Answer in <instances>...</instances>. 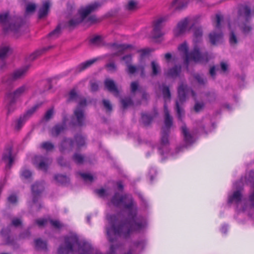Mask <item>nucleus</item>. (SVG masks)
<instances>
[{
  "label": "nucleus",
  "mask_w": 254,
  "mask_h": 254,
  "mask_svg": "<svg viewBox=\"0 0 254 254\" xmlns=\"http://www.w3.org/2000/svg\"><path fill=\"white\" fill-rule=\"evenodd\" d=\"M28 89L27 85H23L13 92L7 93L6 97L10 99L11 102L16 103L17 100L28 90Z\"/></svg>",
  "instance_id": "obj_12"
},
{
  "label": "nucleus",
  "mask_w": 254,
  "mask_h": 254,
  "mask_svg": "<svg viewBox=\"0 0 254 254\" xmlns=\"http://www.w3.org/2000/svg\"><path fill=\"white\" fill-rule=\"evenodd\" d=\"M98 85L97 83L96 82H91L90 83V88H91V90L92 91V92H95V91H97L98 89Z\"/></svg>",
  "instance_id": "obj_63"
},
{
  "label": "nucleus",
  "mask_w": 254,
  "mask_h": 254,
  "mask_svg": "<svg viewBox=\"0 0 254 254\" xmlns=\"http://www.w3.org/2000/svg\"><path fill=\"white\" fill-rule=\"evenodd\" d=\"M61 33V28L58 25L56 29L49 34V37L52 39H55L58 37Z\"/></svg>",
  "instance_id": "obj_41"
},
{
  "label": "nucleus",
  "mask_w": 254,
  "mask_h": 254,
  "mask_svg": "<svg viewBox=\"0 0 254 254\" xmlns=\"http://www.w3.org/2000/svg\"><path fill=\"white\" fill-rule=\"evenodd\" d=\"M72 159L77 164H81L83 163L84 157L78 153H75L72 156Z\"/></svg>",
  "instance_id": "obj_42"
},
{
  "label": "nucleus",
  "mask_w": 254,
  "mask_h": 254,
  "mask_svg": "<svg viewBox=\"0 0 254 254\" xmlns=\"http://www.w3.org/2000/svg\"><path fill=\"white\" fill-rule=\"evenodd\" d=\"M50 3L49 1L43 2L42 6L38 11L39 18L41 19L47 16L50 10Z\"/></svg>",
  "instance_id": "obj_22"
},
{
  "label": "nucleus",
  "mask_w": 254,
  "mask_h": 254,
  "mask_svg": "<svg viewBox=\"0 0 254 254\" xmlns=\"http://www.w3.org/2000/svg\"><path fill=\"white\" fill-rule=\"evenodd\" d=\"M64 245H61L58 250V254H73L75 247H80V243L76 235L71 234L64 237Z\"/></svg>",
  "instance_id": "obj_5"
},
{
  "label": "nucleus",
  "mask_w": 254,
  "mask_h": 254,
  "mask_svg": "<svg viewBox=\"0 0 254 254\" xmlns=\"http://www.w3.org/2000/svg\"><path fill=\"white\" fill-rule=\"evenodd\" d=\"M37 7L35 3L29 2L26 4L25 7V13L26 14H30L33 13Z\"/></svg>",
  "instance_id": "obj_37"
},
{
  "label": "nucleus",
  "mask_w": 254,
  "mask_h": 254,
  "mask_svg": "<svg viewBox=\"0 0 254 254\" xmlns=\"http://www.w3.org/2000/svg\"><path fill=\"white\" fill-rule=\"evenodd\" d=\"M157 115V113L155 112L153 115L147 113H142L141 114V121L145 127H147L150 125L153 119Z\"/></svg>",
  "instance_id": "obj_23"
},
{
  "label": "nucleus",
  "mask_w": 254,
  "mask_h": 254,
  "mask_svg": "<svg viewBox=\"0 0 254 254\" xmlns=\"http://www.w3.org/2000/svg\"><path fill=\"white\" fill-rule=\"evenodd\" d=\"M54 114V109L53 108H51L49 109L45 113V116L44 117V119L47 121L50 120Z\"/></svg>",
  "instance_id": "obj_51"
},
{
  "label": "nucleus",
  "mask_w": 254,
  "mask_h": 254,
  "mask_svg": "<svg viewBox=\"0 0 254 254\" xmlns=\"http://www.w3.org/2000/svg\"><path fill=\"white\" fill-rule=\"evenodd\" d=\"M194 77L199 84L203 85L206 83V80L203 79L199 74H196Z\"/></svg>",
  "instance_id": "obj_56"
},
{
  "label": "nucleus",
  "mask_w": 254,
  "mask_h": 254,
  "mask_svg": "<svg viewBox=\"0 0 254 254\" xmlns=\"http://www.w3.org/2000/svg\"><path fill=\"white\" fill-rule=\"evenodd\" d=\"M50 222L52 226L56 229H60L64 227V225L58 220L50 219Z\"/></svg>",
  "instance_id": "obj_47"
},
{
  "label": "nucleus",
  "mask_w": 254,
  "mask_h": 254,
  "mask_svg": "<svg viewBox=\"0 0 254 254\" xmlns=\"http://www.w3.org/2000/svg\"><path fill=\"white\" fill-rule=\"evenodd\" d=\"M35 248L36 250L47 251V243L43 241L41 239L38 238L34 240Z\"/></svg>",
  "instance_id": "obj_28"
},
{
  "label": "nucleus",
  "mask_w": 254,
  "mask_h": 254,
  "mask_svg": "<svg viewBox=\"0 0 254 254\" xmlns=\"http://www.w3.org/2000/svg\"><path fill=\"white\" fill-rule=\"evenodd\" d=\"M164 111L165 114L164 124L165 126L162 128H165L166 130H169L170 131V128L173 125V119L170 116L169 111L168 109L167 104L164 105Z\"/></svg>",
  "instance_id": "obj_19"
},
{
  "label": "nucleus",
  "mask_w": 254,
  "mask_h": 254,
  "mask_svg": "<svg viewBox=\"0 0 254 254\" xmlns=\"http://www.w3.org/2000/svg\"><path fill=\"white\" fill-rule=\"evenodd\" d=\"M194 18L191 17H185L180 20L173 30L174 34L179 37L189 32L194 26Z\"/></svg>",
  "instance_id": "obj_9"
},
{
  "label": "nucleus",
  "mask_w": 254,
  "mask_h": 254,
  "mask_svg": "<svg viewBox=\"0 0 254 254\" xmlns=\"http://www.w3.org/2000/svg\"><path fill=\"white\" fill-rule=\"evenodd\" d=\"M138 83L137 81L132 82L130 84V89L132 93H134L138 89Z\"/></svg>",
  "instance_id": "obj_58"
},
{
  "label": "nucleus",
  "mask_w": 254,
  "mask_h": 254,
  "mask_svg": "<svg viewBox=\"0 0 254 254\" xmlns=\"http://www.w3.org/2000/svg\"><path fill=\"white\" fill-rule=\"evenodd\" d=\"M241 29L245 34H248L252 30L251 26L246 24L241 26Z\"/></svg>",
  "instance_id": "obj_60"
},
{
  "label": "nucleus",
  "mask_w": 254,
  "mask_h": 254,
  "mask_svg": "<svg viewBox=\"0 0 254 254\" xmlns=\"http://www.w3.org/2000/svg\"><path fill=\"white\" fill-rule=\"evenodd\" d=\"M137 3L133 0L128 1L126 5V9L129 11H133L136 9Z\"/></svg>",
  "instance_id": "obj_46"
},
{
  "label": "nucleus",
  "mask_w": 254,
  "mask_h": 254,
  "mask_svg": "<svg viewBox=\"0 0 254 254\" xmlns=\"http://www.w3.org/2000/svg\"><path fill=\"white\" fill-rule=\"evenodd\" d=\"M182 130L185 141L187 143H191L192 141V137L189 132L188 129L186 125H184L182 127Z\"/></svg>",
  "instance_id": "obj_34"
},
{
  "label": "nucleus",
  "mask_w": 254,
  "mask_h": 254,
  "mask_svg": "<svg viewBox=\"0 0 254 254\" xmlns=\"http://www.w3.org/2000/svg\"><path fill=\"white\" fill-rule=\"evenodd\" d=\"M95 192L100 196H103L105 193V190L104 189H100L95 190Z\"/></svg>",
  "instance_id": "obj_64"
},
{
  "label": "nucleus",
  "mask_w": 254,
  "mask_h": 254,
  "mask_svg": "<svg viewBox=\"0 0 254 254\" xmlns=\"http://www.w3.org/2000/svg\"><path fill=\"white\" fill-rule=\"evenodd\" d=\"M65 127L66 126L65 123L56 125L51 130L52 136L55 137L58 136L64 130Z\"/></svg>",
  "instance_id": "obj_25"
},
{
  "label": "nucleus",
  "mask_w": 254,
  "mask_h": 254,
  "mask_svg": "<svg viewBox=\"0 0 254 254\" xmlns=\"http://www.w3.org/2000/svg\"><path fill=\"white\" fill-rule=\"evenodd\" d=\"M204 106V104L203 103L196 102L194 106V110L195 112L198 113L203 108Z\"/></svg>",
  "instance_id": "obj_53"
},
{
  "label": "nucleus",
  "mask_w": 254,
  "mask_h": 254,
  "mask_svg": "<svg viewBox=\"0 0 254 254\" xmlns=\"http://www.w3.org/2000/svg\"><path fill=\"white\" fill-rule=\"evenodd\" d=\"M251 10L249 7L245 5L240 6L238 10V21L239 22L248 21L251 18Z\"/></svg>",
  "instance_id": "obj_16"
},
{
  "label": "nucleus",
  "mask_w": 254,
  "mask_h": 254,
  "mask_svg": "<svg viewBox=\"0 0 254 254\" xmlns=\"http://www.w3.org/2000/svg\"><path fill=\"white\" fill-rule=\"evenodd\" d=\"M72 121L74 126L81 127L85 125V115L84 110L77 107L72 116Z\"/></svg>",
  "instance_id": "obj_11"
},
{
  "label": "nucleus",
  "mask_w": 254,
  "mask_h": 254,
  "mask_svg": "<svg viewBox=\"0 0 254 254\" xmlns=\"http://www.w3.org/2000/svg\"><path fill=\"white\" fill-rule=\"evenodd\" d=\"M190 92L192 97L194 100H196L195 92L189 88L187 84L181 83L178 88V100L176 101V109L177 116L179 120L182 121L185 114L184 109L180 106L186 100L187 95Z\"/></svg>",
  "instance_id": "obj_3"
},
{
  "label": "nucleus",
  "mask_w": 254,
  "mask_h": 254,
  "mask_svg": "<svg viewBox=\"0 0 254 254\" xmlns=\"http://www.w3.org/2000/svg\"><path fill=\"white\" fill-rule=\"evenodd\" d=\"M79 174L85 181L92 182L93 180V176L90 174L79 173Z\"/></svg>",
  "instance_id": "obj_50"
},
{
  "label": "nucleus",
  "mask_w": 254,
  "mask_h": 254,
  "mask_svg": "<svg viewBox=\"0 0 254 254\" xmlns=\"http://www.w3.org/2000/svg\"><path fill=\"white\" fill-rule=\"evenodd\" d=\"M52 163V159L50 158L41 155L36 156L34 159V164L41 170L46 172L49 166Z\"/></svg>",
  "instance_id": "obj_14"
},
{
  "label": "nucleus",
  "mask_w": 254,
  "mask_h": 254,
  "mask_svg": "<svg viewBox=\"0 0 254 254\" xmlns=\"http://www.w3.org/2000/svg\"><path fill=\"white\" fill-rule=\"evenodd\" d=\"M12 149L9 147L7 148L2 155V160L7 163L6 167L10 168L13 162V158L12 156Z\"/></svg>",
  "instance_id": "obj_21"
},
{
  "label": "nucleus",
  "mask_w": 254,
  "mask_h": 254,
  "mask_svg": "<svg viewBox=\"0 0 254 254\" xmlns=\"http://www.w3.org/2000/svg\"><path fill=\"white\" fill-rule=\"evenodd\" d=\"M170 131L166 130L165 128H162L161 144L166 145L169 143L168 136Z\"/></svg>",
  "instance_id": "obj_36"
},
{
  "label": "nucleus",
  "mask_w": 254,
  "mask_h": 254,
  "mask_svg": "<svg viewBox=\"0 0 254 254\" xmlns=\"http://www.w3.org/2000/svg\"><path fill=\"white\" fill-rule=\"evenodd\" d=\"M181 66L180 65H176L173 67L170 68L166 75L168 77L175 78L178 77L181 72Z\"/></svg>",
  "instance_id": "obj_26"
},
{
  "label": "nucleus",
  "mask_w": 254,
  "mask_h": 254,
  "mask_svg": "<svg viewBox=\"0 0 254 254\" xmlns=\"http://www.w3.org/2000/svg\"><path fill=\"white\" fill-rule=\"evenodd\" d=\"M167 16H161L155 19L152 24V31L151 32V38L156 42H160L165 33L162 29L167 21Z\"/></svg>",
  "instance_id": "obj_7"
},
{
  "label": "nucleus",
  "mask_w": 254,
  "mask_h": 254,
  "mask_svg": "<svg viewBox=\"0 0 254 254\" xmlns=\"http://www.w3.org/2000/svg\"><path fill=\"white\" fill-rule=\"evenodd\" d=\"M184 55V64H186L187 69L189 64L191 62L194 63H208L212 58L211 55L206 53L205 54H202L199 51V49H193L191 52H189V49H179Z\"/></svg>",
  "instance_id": "obj_2"
},
{
  "label": "nucleus",
  "mask_w": 254,
  "mask_h": 254,
  "mask_svg": "<svg viewBox=\"0 0 254 254\" xmlns=\"http://www.w3.org/2000/svg\"><path fill=\"white\" fill-rule=\"evenodd\" d=\"M229 42L231 46H235V45L238 42L237 38L235 35L234 31L232 30L231 31Z\"/></svg>",
  "instance_id": "obj_49"
},
{
  "label": "nucleus",
  "mask_w": 254,
  "mask_h": 254,
  "mask_svg": "<svg viewBox=\"0 0 254 254\" xmlns=\"http://www.w3.org/2000/svg\"><path fill=\"white\" fill-rule=\"evenodd\" d=\"M162 93L163 94V97L165 102V104H166L167 102L170 101L171 97V94L169 87L165 84H163L162 87Z\"/></svg>",
  "instance_id": "obj_29"
},
{
  "label": "nucleus",
  "mask_w": 254,
  "mask_h": 254,
  "mask_svg": "<svg viewBox=\"0 0 254 254\" xmlns=\"http://www.w3.org/2000/svg\"><path fill=\"white\" fill-rule=\"evenodd\" d=\"M29 67L30 65H27L19 69L15 70L12 74L8 76L7 80L6 81L7 82H10L24 77L26 75Z\"/></svg>",
  "instance_id": "obj_15"
},
{
  "label": "nucleus",
  "mask_w": 254,
  "mask_h": 254,
  "mask_svg": "<svg viewBox=\"0 0 254 254\" xmlns=\"http://www.w3.org/2000/svg\"><path fill=\"white\" fill-rule=\"evenodd\" d=\"M242 194L239 190L234 192L232 195L229 196L228 202L232 203L234 201L236 202H239L241 200Z\"/></svg>",
  "instance_id": "obj_32"
},
{
  "label": "nucleus",
  "mask_w": 254,
  "mask_h": 254,
  "mask_svg": "<svg viewBox=\"0 0 254 254\" xmlns=\"http://www.w3.org/2000/svg\"><path fill=\"white\" fill-rule=\"evenodd\" d=\"M102 5V3L98 1L94 2L87 5L85 8L81 9L79 11L80 16L75 17L68 22V25L73 27L80 23L90 13L94 11Z\"/></svg>",
  "instance_id": "obj_8"
},
{
  "label": "nucleus",
  "mask_w": 254,
  "mask_h": 254,
  "mask_svg": "<svg viewBox=\"0 0 254 254\" xmlns=\"http://www.w3.org/2000/svg\"><path fill=\"white\" fill-rule=\"evenodd\" d=\"M12 225L15 227H18L22 224V221L20 219L14 218L12 220Z\"/></svg>",
  "instance_id": "obj_59"
},
{
  "label": "nucleus",
  "mask_w": 254,
  "mask_h": 254,
  "mask_svg": "<svg viewBox=\"0 0 254 254\" xmlns=\"http://www.w3.org/2000/svg\"><path fill=\"white\" fill-rule=\"evenodd\" d=\"M122 107L124 109H127L128 106L133 104L132 100L129 97H126L121 100Z\"/></svg>",
  "instance_id": "obj_40"
},
{
  "label": "nucleus",
  "mask_w": 254,
  "mask_h": 254,
  "mask_svg": "<svg viewBox=\"0 0 254 254\" xmlns=\"http://www.w3.org/2000/svg\"><path fill=\"white\" fill-rule=\"evenodd\" d=\"M102 102L107 112H111L112 111V106L110 102L108 100L103 99Z\"/></svg>",
  "instance_id": "obj_48"
},
{
  "label": "nucleus",
  "mask_w": 254,
  "mask_h": 254,
  "mask_svg": "<svg viewBox=\"0 0 254 254\" xmlns=\"http://www.w3.org/2000/svg\"><path fill=\"white\" fill-rule=\"evenodd\" d=\"M55 180L60 184L62 185H66L69 182V179L65 175H56L55 176Z\"/></svg>",
  "instance_id": "obj_33"
},
{
  "label": "nucleus",
  "mask_w": 254,
  "mask_h": 254,
  "mask_svg": "<svg viewBox=\"0 0 254 254\" xmlns=\"http://www.w3.org/2000/svg\"><path fill=\"white\" fill-rule=\"evenodd\" d=\"M39 105H36L28 110L23 116H20L16 121L15 129L17 130H20L24 125L27 119L37 110Z\"/></svg>",
  "instance_id": "obj_13"
},
{
  "label": "nucleus",
  "mask_w": 254,
  "mask_h": 254,
  "mask_svg": "<svg viewBox=\"0 0 254 254\" xmlns=\"http://www.w3.org/2000/svg\"><path fill=\"white\" fill-rule=\"evenodd\" d=\"M187 5V2L182 0H174L171 4L172 7L177 10H181L186 7Z\"/></svg>",
  "instance_id": "obj_31"
},
{
  "label": "nucleus",
  "mask_w": 254,
  "mask_h": 254,
  "mask_svg": "<svg viewBox=\"0 0 254 254\" xmlns=\"http://www.w3.org/2000/svg\"><path fill=\"white\" fill-rule=\"evenodd\" d=\"M223 19V16L220 14H217L215 17V28L217 29H220L221 28V22Z\"/></svg>",
  "instance_id": "obj_45"
},
{
  "label": "nucleus",
  "mask_w": 254,
  "mask_h": 254,
  "mask_svg": "<svg viewBox=\"0 0 254 254\" xmlns=\"http://www.w3.org/2000/svg\"><path fill=\"white\" fill-rule=\"evenodd\" d=\"M97 61L96 59H91L88 61H87L85 62L82 63L80 64H79L76 70L78 72H81L87 68L89 67L92 64H93L96 61Z\"/></svg>",
  "instance_id": "obj_27"
},
{
  "label": "nucleus",
  "mask_w": 254,
  "mask_h": 254,
  "mask_svg": "<svg viewBox=\"0 0 254 254\" xmlns=\"http://www.w3.org/2000/svg\"><path fill=\"white\" fill-rule=\"evenodd\" d=\"M92 250V247L90 245L84 243L82 246V252L80 254H91Z\"/></svg>",
  "instance_id": "obj_43"
},
{
  "label": "nucleus",
  "mask_w": 254,
  "mask_h": 254,
  "mask_svg": "<svg viewBox=\"0 0 254 254\" xmlns=\"http://www.w3.org/2000/svg\"><path fill=\"white\" fill-rule=\"evenodd\" d=\"M140 69L141 71V76H143L144 74V67L142 66L136 67L134 65L131 64L127 65V72L129 74L134 73L137 70Z\"/></svg>",
  "instance_id": "obj_35"
},
{
  "label": "nucleus",
  "mask_w": 254,
  "mask_h": 254,
  "mask_svg": "<svg viewBox=\"0 0 254 254\" xmlns=\"http://www.w3.org/2000/svg\"><path fill=\"white\" fill-rule=\"evenodd\" d=\"M35 223L39 227H42L47 223V219H38L35 220Z\"/></svg>",
  "instance_id": "obj_57"
},
{
  "label": "nucleus",
  "mask_w": 254,
  "mask_h": 254,
  "mask_svg": "<svg viewBox=\"0 0 254 254\" xmlns=\"http://www.w3.org/2000/svg\"><path fill=\"white\" fill-rule=\"evenodd\" d=\"M202 30L201 27H195L194 29L192 42L193 48H198L202 42Z\"/></svg>",
  "instance_id": "obj_18"
},
{
  "label": "nucleus",
  "mask_w": 254,
  "mask_h": 254,
  "mask_svg": "<svg viewBox=\"0 0 254 254\" xmlns=\"http://www.w3.org/2000/svg\"><path fill=\"white\" fill-rule=\"evenodd\" d=\"M48 50V49H38L27 57L26 60L28 62L34 61L40 55L45 53Z\"/></svg>",
  "instance_id": "obj_30"
},
{
  "label": "nucleus",
  "mask_w": 254,
  "mask_h": 254,
  "mask_svg": "<svg viewBox=\"0 0 254 254\" xmlns=\"http://www.w3.org/2000/svg\"><path fill=\"white\" fill-rule=\"evenodd\" d=\"M85 145V138L80 134H76L74 136V139L68 138H64L61 142L59 150L61 152H70L74 147L78 150Z\"/></svg>",
  "instance_id": "obj_4"
},
{
  "label": "nucleus",
  "mask_w": 254,
  "mask_h": 254,
  "mask_svg": "<svg viewBox=\"0 0 254 254\" xmlns=\"http://www.w3.org/2000/svg\"><path fill=\"white\" fill-rule=\"evenodd\" d=\"M90 43L94 46L110 47L113 48H133L131 45L123 44H119L116 42L107 43L104 40V38L101 35H94L89 40Z\"/></svg>",
  "instance_id": "obj_10"
},
{
  "label": "nucleus",
  "mask_w": 254,
  "mask_h": 254,
  "mask_svg": "<svg viewBox=\"0 0 254 254\" xmlns=\"http://www.w3.org/2000/svg\"><path fill=\"white\" fill-rule=\"evenodd\" d=\"M210 42L213 45L217 44V43L221 42L223 34L221 32L216 33L215 32H212L209 35Z\"/></svg>",
  "instance_id": "obj_24"
},
{
  "label": "nucleus",
  "mask_w": 254,
  "mask_h": 254,
  "mask_svg": "<svg viewBox=\"0 0 254 254\" xmlns=\"http://www.w3.org/2000/svg\"><path fill=\"white\" fill-rule=\"evenodd\" d=\"M18 19L11 17L8 12L0 14V23L2 25L5 32H12L14 34L18 32L20 26L18 23Z\"/></svg>",
  "instance_id": "obj_6"
},
{
  "label": "nucleus",
  "mask_w": 254,
  "mask_h": 254,
  "mask_svg": "<svg viewBox=\"0 0 254 254\" xmlns=\"http://www.w3.org/2000/svg\"><path fill=\"white\" fill-rule=\"evenodd\" d=\"M111 203L116 207L123 205L124 208L127 210L128 218L124 222L116 225L120 214L110 215L107 216L111 228L107 229V235L109 241L113 242L118 236L125 238L128 237L134 232H139L146 225L145 220L142 217H137V207L132 196L129 194L120 195L116 192L111 200Z\"/></svg>",
  "instance_id": "obj_1"
},
{
  "label": "nucleus",
  "mask_w": 254,
  "mask_h": 254,
  "mask_svg": "<svg viewBox=\"0 0 254 254\" xmlns=\"http://www.w3.org/2000/svg\"><path fill=\"white\" fill-rule=\"evenodd\" d=\"M9 49H0V58H4L8 52Z\"/></svg>",
  "instance_id": "obj_61"
},
{
  "label": "nucleus",
  "mask_w": 254,
  "mask_h": 254,
  "mask_svg": "<svg viewBox=\"0 0 254 254\" xmlns=\"http://www.w3.org/2000/svg\"><path fill=\"white\" fill-rule=\"evenodd\" d=\"M44 190V185L42 183L36 182L32 186L31 190L33 195V201L35 203L37 201L40 193Z\"/></svg>",
  "instance_id": "obj_17"
},
{
  "label": "nucleus",
  "mask_w": 254,
  "mask_h": 254,
  "mask_svg": "<svg viewBox=\"0 0 254 254\" xmlns=\"http://www.w3.org/2000/svg\"><path fill=\"white\" fill-rule=\"evenodd\" d=\"M86 100L85 98H81L79 103L77 107H79L83 109V108L86 106Z\"/></svg>",
  "instance_id": "obj_62"
},
{
  "label": "nucleus",
  "mask_w": 254,
  "mask_h": 254,
  "mask_svg": "<svg viewBox=\"0 0 254 254\" xmlns=\"http://www.w3.org/2000/svg\"><path fill=\"white\" fill-rule=\"evenodd\" d=\"M78 97V95L77 93H76L75 91L74 90H72L70 91L69 93V99L68 101H74L76 100L77 98Z\"/></svg>",
  "instance_id": "obj_54"
},
{
  "label": "nucleus",
  "mask_w": 254,
  "mask_h": 254,
  "mask_svg": "<svg viewBox=\"0 0 254 254\" xmlns=\"http://www.w3.org/2000/svg\"><path fill=\"white\" fill-rule=\"evenodd\" d=\"M21 176L22 178L27 179L32 176V173L28 170L24 169L21 172Z\"/></svg>",
  "instance_id": "obj_52"
},
{
  "label": "nucleus",
  "mask_w": 254,
  "mask_h": 254,
  "mask_svg": "<svg viewBox=\"0 0 254 254\" xmlns=\"http://www.w3.org/2000/svg\"><path fill=\"white\" fill-rule=\"evenodd\" d=\"M151 68H152V76H156L158 75L160 72V67L158 64L155 61H152L151 63Z\"/></svg>",
  "instance_id": "obj_39"
},
{
  "label": "nucleus",
  "mask_w": 254,
  "mask_h": 254,
  "mask_svg": "<svg viewBox=\"0 0 254 254\" xmlns=\"http://www.w3.org/2000/svg\"><path fill=\"white\" fill-rule=\"evenodd\" d=\"M41 146L42 148L45 149L47 151L52 150L54 148V144L49 141L43 142L41 144Z\"/></svg>",
  "instance_id": "obj_44"
},
{
  "label": "nucleus",
  "mask_w": 254,
  "mask_h": 254,
  "mask_svg": "<svg viewBox=\"0 0 254 254\" xmlns=\"http://www.w3.org/2000/svg\"><path fill=\"white\" fill-rule=\"evenodd\" d=\"M5 101L6 102V109L7 110V114L9 115L12 113L15 109V103L11 102L10 100L7 99L5 97Z\"/></svg>",
  "instance_id": "obj_38"
},
{
  "label": "nucleus",
  "mask_w": 254,
  "mask_h": 254,
  "mask_svg": "<svg viewBox=\"0 0 254 254\" xmlns=\"http://www.w3.org/2000/svg\"><path fill=\"white\" fill-rule=\"evenodd\" d=\"M104 84L106 88L109 92L113 93L116 96L119 95V91L113 80L109 78L106 79L104 81Z\"/></svg>",
  "instance_id": "obj_20"
},
{
  "label": "nucleus",
  "mask_w": 254,
  "mask_h": 254,
  "mask_svg": "<svg viewBox=\"0 0 254 254\" xmlns=\"http://www.w3.org/2000/svg\"><path fill=\"white\" fill-rule=\"evenodd\" d=\"M8 202L16 204L17 202V197L15 194H11L7 198Z\"/></svg>",
  "instance_id": "obj_55"
}]
</instances>
